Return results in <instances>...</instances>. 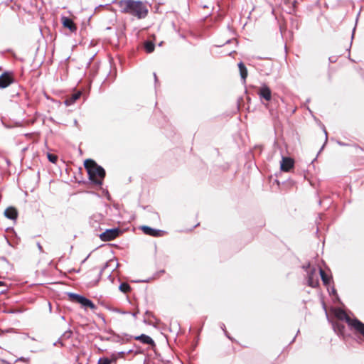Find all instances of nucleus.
Here are the masks:
<instances>
[{
	"mask_svg": "<svg viewBox=\"0 0 364 364\" xmlns=\"http://www.w3.org/2000/svg\"><path fill=\"white\" fill-rule=\"evenodd\" d=\"M119 232L120 231L117 228L108 229L102 232L100 237L103 241H110L116 238L119 235Z\"/></svg>",
	"mask_w": 364,
	"mask_h": 364,
	"instance_id": "nucleus-6",
	"label": "nucleus"
},
{
	"mask_svg": "<svg viewBox=\"0 0 364 364\" xmlns=\"http://www.w3.org/2000/svg\"><path fill=\"white\" fill-rule=\"evenodd\" d=\"M324 132H325V135H326V140H327V132L326 130Z\"/></svg>",
	"mask_w": 364,
	"mask_h": 364,
	"instance_id": "nucleus-22",
	"label": "nucleus"
},
{
	"mask_svg": "<svg viewBox=\"0 0 364 364\" xmlns=\"http://www.w3.org/2000/svg\"><path fill=\"white\" fill-rule=\"evenodd\" d=\"M68 295L72 301H74L75 302L80 304L82 306H84L85 308L88 307L92 309H95L96 308L95 305L93 304V302L91 300H90L81 295L74 294V293H70Z\"/></svg>",
	"mask_w": 364,
	"mask_h": 364,
	"instance_id": "nucleus-3",
	"label": "nucleus"
},
{
	"mask_svg": "<svg viewBox=\"0 0 364 364\" xmlns=\"http://www.w3.org/2000/svg\"><path fill=\"white\" fill-rule=\"evenodd\" d=\"M1 285H2V282H0V286H1Z\"/></svg>",
	"mask_w": 364,
	"mask_h": 364,
	"instance_id": "nucleus-27",
	"label": "nucleus"
},
{
	"mask_svg": "<svg viewBox=\"0 0 364 364\" xmlns=\"http://www.w3.org/2000/svg\"><path fill=\"white\" fill-rule=\"evenodd\" d=\"M14 82V77L11 73L6 72L0 76V89L9 86Z\"/></svg>",
	"mask_w": 364,
	"mask_h": 364,
	"instance_id": "nucleus-7",
	"label": "nucleus"
},
{
	"mask_svg": "<svg viewBox=\"0 0 364 364\" xmlns=\"http://www.w3.org/2000/svg\"><path fill=\"white\" fill-rule=\"evenodd\" d=\"M262 103L265 105V107H268V105H267V104H264V102H262Z\"/></svg>",
	"mask_w": 364,
	"mask_h": 364,
	"instance_id": "nucleus-25",
	"label": "nucleus"
},
{
	"mask_svg": "<svg viewBox=\"0 0 364 364\" xmlns=\"http://www.w3.org/2000/svg\"><path fill=\"white\" fill-rule=\"evenodd\" d=\"M145 49L147 53H151L154 49V45L151 42H146L145 43Z\"/></svg>",
	"mask_w": 364,
	"mask_h": 364,
	"instance_id": "nucleus-19",
	"label": "nucleus"
},
{
	"mask_svg": "<svg viewBox=\"0 0 364 364\" xmlns=\"http://www.w3.org/2000/svg\"><path fill=\"white\" fill-rule=\"evenodd\" d=\"M81 95L80 92L73 94L70 97L67 98L65 101V104L67 106H70L75 103L76 100H77Z\"/></svg>",
	"mask_w": 364,
	"mask_h": 364,
	"instance_id": "nucleus-14",
	"label": "nucleus"
},
{
	"mask_svg": "<svg viewBox=\"0 0 364 364\" xmlns=\"http://www.w3.org/2000/svg\"><path fill=\"white\" fill-rule=\"evenodd\" d=\"M85 167L87 171L89 178L95 183L101 185L105 176L104 168L98 166L93 160L87 159L84 163Z\"/></svg>",
	"mask_w": 364,
	"mask_h": 364,
	"instance_id": "nucleus-2",
	"label": "nucleus"
},
{
	"mask_svg": "<svg viewBox=\"0 0 364 364\" xmlns=\"http://www.w3.org/2000/svg\"><path fill=\"white\" fill-rule=\"evenodd\" d=\"M333 313L335 316L340 319V320H344L346 322L349 324V321H352L353 318H350L343 309H335L333 310Z\"/></svg>",
	"mask_w": 364,
	"mask_h": 364,
	"instance_id": "nucleus-12",
	"label": "nucleus"
},
{
	"mask_svg": "<svg viewBox=\"0 0 364 364\" xmlns=\"http://www.w3.org/2000/svg\"><path fill=\"white\" fill-rule=\"evenodd\" d=\"M350 330L354 331L355 333L360 335L364 338V323L353 318L352 321H349L348 324Z\"/></svg>",
	"mask_w": 364,
	"mask_h": 364,
	"instance_id": "nucleus-4",
	"label": "nucleus"
},
{
	"mask_svg": "<svg viewBox=\"0 0 364 364\" xmlns=\"http://www.w3.org/2000/svg\"><path fill=\"white\" fill-rule=\"evenodd\" d=\"M319 274L321 276L323 283L325 285H328L330 284L331 277H329L321 269H319Z\"/></svg>",
	"mask_w": 364,
	"mask_h": 364,
	"instance_id": "nucleus-16",
	"label": "nucleus"
},
{
	"mask_svg": "<svg viewBox=\"0 0 364 364\" xmlns=\"http://www.w3.org/2000/svg\"><path fill=\"white\" fill-rule=\"evenodd\" d=\"M4 215L7 218L16 220L17 218L18 212L16 208L9 207L5 210Z\"/></svg>",
	"mask_w": 364,
	"mask_h": 364,
	"instance_id": "nucleus-13",
	"label": "nucleus"
},
{
	"mask_svg": "<svg viewBox=\"0 0 364 364\" xmlns=\"http://www.w3.org/2000/svg\"><path fill=\"white\" fill-rule=\"evenodd\" d=\"M258 95L261 100H264L267 102L272 100V92L266 85H263L259 88Z\"/></svg>",
	"mask_w": 364,
	"mask_h": 364,
	"instance_id": "nucleus-8",
	"label": "nucleus"
},
{
	"mask_svg": "<svg viewBox=\"0 0 364 364\" xmlns=\"http://www.w3.org/2000/svg\"><path fill=\"white\" fill-rule=\"evenodd\" d=\"M112 360H110L107 358H100L98 360V364H110Z\"/></svg>",
	"mask_w": 364,
	"mask_h": 364,
	"instance_id": "nucleus-21",
	"label": "nucleus"
},
{
	"mask_svg": "<svg viewBox=\"0 0 364 364\" xmlns=\"http://www.w3.org/2000/svg\"><path fill=\"white\" fill-rule=\"evenodd\" d=\"M135 339L138 340V341H140L143 343L154 344L153 339L151 337H149V336H146V335H144V334H142L141 336H136L135 338Z\"/></svg>",
	"mask_w": 364,
	"mask_h": 364,
	"instance_id": "nucleus-15",
	"label": "nucleus"
},
{
	"mask_svg": "<svg viewBox=\"0 0 364 364\" xmlns=\"http://www.w3.org/2000/svg\"><path fill=\"white\" fill-rule=\"evenodd\" d=\"M38 248L41 250V246L40 244H38Z\"/></svg>",
	"mask_w": 364,
	"mask_h": 364,
	"instance_id": "nucleus-24",
	"label": "nucleus"
},
{
	"mask_svg": "<svg viewBox=\"0 0 364 364\" xmlns=\"http://www.w3.org/2000/svg\"><path fill=\"white\" fill-rule=\"evenodd\" d=\"M118 6L122 12L134 16L139 19L145 18L149 11L147 6L140 1L121 0L118 2Z\"/></svg>",
	"mask_w": 364,
	"mask_h": 364,
	"instance_id": "nucleus-1",
	"label": "nucleus"
},
{
	"mask_svg": "<svg viewBox=\"0 0 364 364\" xmlns=\"http://www.w3.org/2000/svg\"><path fill=\"white\" fill-rule=\"evenodd\" d=\"M154 75L155 80H156V74L154 73Z\"/></svg>",
	"mask_w": 364,
	"mask_h": 364,
	"instance_id": "nucleus-23",
	"label": "nucleus"
},
{
	"mask_svg": "<svg viewBox=\"0 0 364 364\" xmlns=\"http://www.w3.org/2000/svg\"><path fill=\"white\" fill-rule=\"evenodd\" d=\"M141 230L145 233L146 235L154 236V237H160L163 235V231L160 230H156L151 228L148 226H141Z\"/></svg>",
	"mask_w": 364,
	"mask_h": 364,
	"instance_id": "nucleus-11",
	"label": "nucleus"
},
{
	"mask_svg": "<svg viewBox=\"0 0 364 364\" xmlns=\"http://www.w3.org/2000/svg\"><path fill=\"white\" fill-rule=\"evenodd\" d=\"M308 268L309 269L307 272L308 285L311 287H316L319 282L317 270L316 268H311L309 266Z\"/></svg>",
	"mask_w": 364,
	"mask_h": 364,
	"instance_id": "nucleus-5",
	"label": "nucleus"
},
{
	"mask_svg": "<svg viewBox=\"0 0 364 364\" xmlns=\"http://www.w3.org/2000/svg\"><path fill=\"white\" fill-rule=\"evenodd\" d=\"M119 290L124 293H127L130 291V286L127 283H122L119 285Z\"/></svg>",
	"mask_w": 364,
	"mask_h": 364,
	"instance_id": "nucleus-18",
	"label": "nucleus"
},
{
	"mask_svg": "<svg viewBox=\"0 0 364 364\" xmlns=\"http://www.w3.org/2000/svg\"><path fill=\"white\" fill-rule=\"evenodd\" d=\"M47 156H48V160L50 162H52L53 164L56 163V161L58 160L57 156L51 154H48Z\"/></svg>",
	"mask_w": 364,
	"mask_h": 364,
	"instance_id": "nucleus-20",
	"label": "nucleus"
},
{
	"mask_svg": "<svg viewBox=\"0 0 364 364\" xmlns=\"http://www.w3.org/2000/svg\"><path fill=\"white\" fill-rule=\"evenodd\" d=\"M61 23L63 27L69 29L70 32L75 33L77 31V26L71 18L66 16H62Z\"/></svg>",
	"mask_w": 364,
	"mask_h": 364,
	"instance_id": "nucleus-10",
	"label": "nucleus"
},
{
	"mask_svg": "<svg viewBox=\"0 0 364 364\" xmlns=\"http://www.w3.org/2000/svg\"><path fill=\"white\" fill-rule=\"evenodd\" d=\"M238 67L240 69L241 77L245 80L247 76V70L242 62L238 64Z\"/></svg>",
	"mask_w": 364,
	"mask_h": 364,
	"instance_id": "nucleus-17",
	"label": "nucleus"
},
{
	"mask_svg": "<svg viewBox=\"0 0 364 364\" xmlns=\"http://www.w3.org/2000/svg\"><path fill=\"white\" fill-rule=\"evenodd\" d=\"M162 45V42L159 43V46H161Z\"/></svg>",
	"mask_w": 364,
	"mask_h": 364,
	"instance_id": "nucleus-26",
	"label": "nucleus"
},
{
	"mask_svg": "<svg viewBox=\"0 0 364 364\" xmlns=\"http://www.w3.org/2000/svg\"><path fill=\"white\" fill-rule=\"evenodd\" d=\"M294 161L291 158L282 157L280 162V168L282 171L288 172L294 167Z\"/></svg>",
	"mask_w": 364,
	"mask_h": 364,
	"instance_id": "nucleus-9",
	"label": "nucleus"
}]
</instances>
